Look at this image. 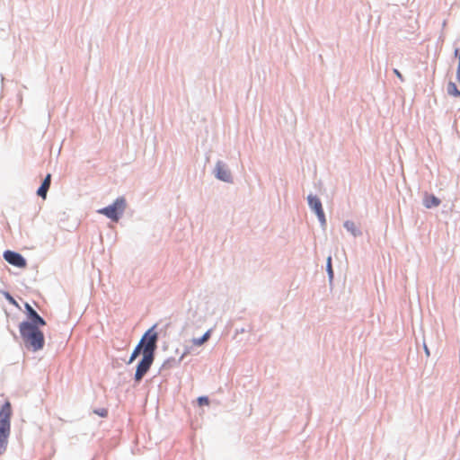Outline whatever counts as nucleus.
<instances>
[{
    "label": "nucleus",
    "instance_id": "f03ea898",
    "mask_svg": "<svg viewBox=\"0 0 460 460\" xmlns=\"http://www.w3.org/2000/svg\"><path fill=\"white\" fill-rule=\"evenodd\" d=\"M11 403L9 402H5L0 410V456L6 450L11 430Z\"/></svg>",
    "mask_w": 460,
    "mask_h": 460
},
{
    "label": "nucleus",
    "instance_id": "20e7f679",
    "mask_svg": "<svg viewBox=\"0 0 460 460\" xmlns=\"http://www.w3.org/2000/svg\"><path fill=\"white\" fill-rule=\"evenodd\" d=\"M126 208V201L124 198H119L117 199L113 204L103 208L102 209H99L98 212L100 214L105 215L107 217L111 219L114 222H117L124 212Z\"/></svg>",
    "mask_w": 460,
    "mask_h": 460
},
{
    "label": "nucleus",
    "instance_id": "aec40b11",
    "mask_svg": "<svg viewBox=\"0 0 460 460\" xmlns=\"http://www.w3.org/2000/svg\"><path fill=\"white\" fill-rule=\"evenodd\" d=\"M6 298L9 300L10 303L17 305L16 301L8 293H6Z\"/></svg>",
    "mask_w": 460,
    "mask_h": 460
},
{
    "label": "nucleus",
    "instance_id": "9d476101",
    "mask_svg": "<svg viewBox=\"0 0 460 460\" xmlns=\"http://www.w3.org/2000/svg\"><path fill=\"white\" fill-rule=\"evenodd\" d=\"M50 181H51V175L49 173L45 177L41 186L39 188V190L37 191V194L40 197H41L42 199H45L46 196H47V192H48V190L49 189V186H50Z\"/></svg>",
    "mask_w": 460,
    "mask_h": 460
},
{
    "label": "nucleus",
    "instance_id": "2eb2a0df",
    "mask_svg": "<svg viewBox=\"0 0 460 460\" xmlns=\"http://www.w3.org/2000/svg\"><path fill=\"white\" fill-rule=\"evenodd\" d=\"M327 270H328L329 277L332 279L333 278V270H332V258H331V256H329L328 259H327Z\"/></svg>",
    "mask_w": 460,
    "mask_h": 460
},
{
    "label": "nucleus",
    "instance_id": "6ab92c4d",
    "mask_svg": "<svg viewBox=\"0 0 460 460\" xmlns=\"http://www.w3.org/2000/svg\"><path fill=\"white\" fill-rule=\"evenodd\" d=\"M394 73L396 75V76L401 80L402 81L403 80V77L402 75V74L399 72L398 69H394Z\"/></svg>",
    "mask_w": 460,
    "mask_h": 460
},
{
    "label": "nucleus",
    "instance_id": "39448f33",
    "mask_svg": "<svg viewBox=\"0 0 460 460\" xmlns=\"http://www.w3.org/2000/svg\"><path fill=\"white\" fill-rule=\"evenodd\" d=\"M155 327H156V325H154L149 330H147V332L143 335V337L140 340L139 343L137 344V346L133 350V352H132V354L130 356V358L128 360V363H132L138 357L140 351L143 352V350L145 349V346L150 341V338H154L155 337V345H156V342H157V340H158V334L155 331Z\"/></svg>",
    "mask_w": 460,
    "mask_h": 460
},
{
    "label": "nucleus",
    "instance_id": "423d86ee",
    "mask_svg": "<svg viewBox=\"0 0 460 460\" xmlns=\"http://www.w3.org/2000/svg\"><path fill=\"white\" fill-rule=\"evenodd\" d=\"M4 258L8 263L18 268H25L27 265L25 259L15 252L5 251L4 252Z\"/></svg>",
    "mask_w": 460,
    "mask_h": 460
},
{
    "label": "nucleus",
    "instance_id": "6e6552de",
    "mask_svg": "<svg viewBox=\"0 0 460 460\" xmlns=\"http://www.w3.org/2000/svg\"><path fill=\"white\" fill-rule=\"evenodd\" d=\"M25 308L28 312L29 318L31 322V323H33L35 325L44 326L46 325L45 320L38 314V313L29 305H25Z\"/></svg>",
    "mask_w": 460,
    "mask_h": 460
},
{
    "label": "nucleus",
    "instance_id": "ddd939ff",
    "mask_svg": "<svg viewBox=\"0 0 460 460\" xmlns=\"http://www.w3.org/2000/svg\"><path fill=\"white\" fill-rule=\"evenodd\" d=\"M344 227L350 232L354 236L359 235L361 233L356 224L352 221H346L344 223Z\"/></svg>",
    "mask_w": 460,
    "mask_h": 460
},
{
    "label": "nucleus",
    "instance_id": "9b49d317",
    "mask_svg": "<svg viewBox=\"0 0 460 460\" xmlns=\"http://www.w3.org/2000/svg\"><path fill=\"white\" fill-rule=\"evenodd\" d=\"M423 204L427 208L438 207L440 204V200L434 195H425Z\"/></svg>",
    "mask_w": 460,
    "mask_h": 460
},
{
    "label": "nucleus",
    "instance_id": "4468645a",
    "mask_svg": "<svg viewBox=\"0 0 460 460\" xmlns=\"http://www.w3.org/2000/svg\"><path fill=\"white\" fill-rule=\"evenodd\" d=\"M447 93L454 97H460V91L456 84L453 82H449L447 87Z\"/></svg>",
    "mask_w": 460,
    "mask_h": 460
},
{
    "label": "nucleus",
    "instance_id": "f257e3e1",
    "mask_svg": "<svg viewBox=\"0 0 460 460\" xmlns=\"http://www.w3.org/2000/svg\"><path fill=\"white\" fill-rule=\"evenodd\" d=\"M39 326L29 322H22L19 326L20 334L25 347L33 351L40 350L45 344L44 334L39 329Z\"/></svg>",
    "mask_w": 460,
    "mask_h": 460
},
{
    "label": "nucleus",
    "instance_id": "7ed1b4c3",
    "mask_svg": "<svg viewBox=\"0 0 460 460\" xmlns=\"http://www.w3.org/2000/svg\"><path fill=\"white\" fill-rule=\"evenodd\" d=\"M156 347L157 346L155 345V337L150 338V341L146 343V345L145 346V349L143 350V358L137 367V370L135 373L136 382H140L143 376L149 370L155 359V351L156 349Z\"/></svg>",
    "mask_w": 460,
    "mask_h": 460
},
{
    "label": "nucleus",
    "instance_id": "dca6fc26",
    "mask_svg": "<svg viewBox=\"0 0 460 460\" xmlns=\"http://www.w3.org/2000/svg\"><path fill=\"white\" fill-rule=\"evenodd\" d=\"M198 403H199V406L208 405L209 404V400L206 396H200V397L198 398Z\"/></svg>",
    "mask_w": 460,
    "mask_h": 460
},
{
    "label": "nucleus",
    "instance_id": "0eeeda50",
    "mask_svg": "<svg viewBox=\"0 0 460 460\" xmlns=\"http://www.w3.org/2000/svg\"><path fill=\"white\" fill-rule=\"evenodd\" d=\"M308 203H309L310 208L317 215L321 223L325 224V216H324V212H323L320 199L315 196L309 195L308 196Z\"/></svg>",
    "mask_w": 460,
    "mask_h": 460
},
{
    "label": "nucleus",
    "instance_id": "a211bd4d",
    "mask_svg": "<svg viewBox=\"0 0 460 460\" xmlns=\"http://www.w3.org/2000/svg\"><path fill=\"white\" fill-rule=\"evenodd\" d=\"M94 412L101 417H106L108 415V411L106 409L97 410L94 411Z\"/></svg>",
    "mask_w": 460,
    "mask_h": 460
},
{
    "label": "nucleus",
    "instance_id": "1a4fd4ad",
    "mask_svg": "<svg viewBox=\"0 0 460 460\" xmlns=\"http://www.w3.org/2000/svg\"><path fill=\"white\" fill-rule=\"evenodd\" d=\"M217 177L224 181H231V173L229 170L222 163H217L216 166Z\"/></svg>",
    "mask_w": 460,
    "mask_h": 460
},
{
    "label": "nucleus",
    "instance_id": "f8f14e48",
    "mask_svg": "<svg viewBox=\"0 0 460 460\" xmlns=\"http://www.w3.org/2000/svg\"><path fill=\"white\" fill-rule=\"evenodd\" d=\"M211 335V330L207 331L201 338H194L191 340V343L194 346H201L208 341Z\"/></svg>",
    "mask_w": 460,
    "mask_h": 460
},
{
    "label": "nucleus",
    "instance_id": "f3484780",
    "mask_svg": "<svg viewBox=\"0 0 460 460\" xmlns=\"http://www.w3.org/2000/svg\"><path fill=\"white\" fill-rule=\"evenodd\" d=\"M456 56L458 57V66H457V71H456V77L458 82L460 83V51L458 49L456 50Z\"/></svg>",
    "mask_w": 460,
    "mask_h": 460
}]
</instances>
